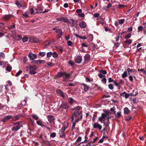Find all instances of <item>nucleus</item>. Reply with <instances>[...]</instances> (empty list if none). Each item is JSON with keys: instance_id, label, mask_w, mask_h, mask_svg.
Returning a JSON list of instances; mask_svg holds the SVG:
<instances>
[{"instance_id": "nucleus-24", "label": "nucleus", "mask_w": 146, "mask_h": 146, "mask_svg": "<svg viewBox=\"0 0 146 146\" xmlns=\"http://www.w3.org/2000/svg\"><path fill=\"white\" fill-rule=\"evenodd\" d=\"M128 73L129 75L130 74L131 72H136L137 70H135L134 69H130V68H128L127 69Z\"/></svg>"}, {"instance_id": "nucleus-58", "label": "nucleus", "mask_w": 146, "mask_h": 146, "mask_svg": "<svg viewBox=\"0 0 146 146\" xmlns=\"http://www.w3.org/2000/svg\"><path fill=\"white\" fill-rule=\"evenodd\" d=\"M100 16V15L98 13H94V17H98Z\"/></svg>"}, {"instance_id": "nucleus-56", "label": "nucleus", "mask_w": 146, "mask_h": 146, "mask_svg": "<svg viewBox=\"0 0 146 146\" xmlns=\"http://www.w3.org/2000/svg\"><path fill=\"white\" fill-rule=\"evenodd\" d=\"M67 44L68 46H72L73 43L70 41H68L67 42Z\"/></svg>"}, {"instance_id": "nucleus-49", "label": "nucleus", "mask_w": 146, "mask_h": 146, "mask_svg": "<svg viewBox=\"0 0 146 146\" xmlns=\"http://www.w3.org/2000/svg\"><path fill=\"white\" fill-rule=\"evenodd\" d=\"M52 55V53L50 52L47 53V57H50Z\"/></svg>"}, {"instance_id": "nucleus-52", "label": "nucleus", "mask_w": 146, "mask_h": 146, "mask_svg": "<svg viewBox=\"0 0 146 146\" xmlns=\"http://www.w3.org/2000/svg\"><path fill=\"white\" fill-rule=\"evenodd\" d=\"M131 36V34L130 33H128V34L126 35L125 38L127 39Z\"/></svg>"}, {"instance_id": "nucleus-6", "label": "nucleus", "mask_w": 146, "mask_h": 146, "mask_svg": "<svg viewBox=\"0 0 146 146\" xmlns=\"http://www.w3.org/2000/svg\"><path fill=\"white\" fill-rule=\"evenodd\" d=\"M59 108L60 109L67 110L69 108V106L68 102H62Z\"/></svg>"}, {"instance_id": "nucleus-43", "label": "nucleus", "mask_w": 146, "mask_h": 146, "mask_svg": "<svg viewBox=\"0 0 146 146\" xmlns=\"http://www.w3.org/2000/svg\"><path fill=\"white\" fill-rule=\"evenodd\" d=\"M132 42V41L131 39L129 40H125L124 42L125 44H130Z\"/></svg>"}, {"instance_id": "nucleus-7", "label": "nucleus", "mask_w": 146, "mask_h": 146, "mask_svg": "<svg viewBox=\"0 0 146 146\" xmlns=\"http://www.w3.org/2000/svg\"><path fill=\"white\" fill-rule=\"evenodd\" d=\"M28 57L31 60H33L37 58V56L36 54H33L31 52L29 53Z\"/></svg>"}, {"instance_id": "nucleus-60", "label": "nucleus", "mask_w": 146, "mask_h": 146, "mask_svg": "<svg viewBox=\"0 0 146 146\" xmlns=\"http://www.w3.org/2000/svg\"><path fill=\"white\" fill-rule=\"evenodd\" d=\"M138 71H140L141 72H142L143 73V74H145V70L143 69H140V70H139V69H138Z\"/></svg>"}, {"instance_id": "nucleus-15", "label": "nucleus", "mask_w": 146, "mask_h": 146, "mask_svg": "<svg viewBox=\"0 0 146 146\" xmlns=\"http://www.w3.org/2000/svg\"><path fill=\"white\" fill-rule=\"evenodd\" d=\"M58 21H63V22L65 23H68V19L64 17H60L58 19Z\"/></svg>"}, {"instance_id": "nucleus-44", "label": "nucleus", "mask_w": 146, "mask_h": 146, "mask_svg": "<svg viewBox=\"0 0 146 146\" xmlns=\"http://www.w3.org/2000/svg\"><path fill=\"white\" fill-rule=\"evenodd\" d=\"M22 72V70H19L16 74L15 76H18L19 75H20V74H21V73Z\"/></svg>"}, {"instance_id": "nucleus-61", "label": "nucleus", "mask_w": 146, "mask_h": 146, "mask_svg": "<svg viewBox=\"0 0 146 146\" xmlns=\"http://www.w3.org/2000/svg\"><path fill=\"white\" fill-rule=\"evenodd\" d=\"M0 24L1 26V27L2 28H4V27L5 26V23H4L3 22H0Z\"/></svg>"}, {"instance_id": "nucleus-46", "label": "nucleus", "mask_w": 146, "mask_h": 146, "mask_svg": "<svg viewBox=\"0 0 146 146\" xmlns=\"http://www.w3.org/2000/svg\"><path fill=\"white\" fill-rule=\"evenodd\" d=\"M125 21V19H123L119 20L118 21V23L120 24H123L124 23Z\"/></svg>"}, {"instance_id": "nucleus-29", "label": "nucleus", "mask_w": 146, "mask_h": 146, "mask_svg": "<svg viewBox=\"0 0 146 146\" xmlns=\"http://www.w3.org/2000/svg\"><path fill=\"white\" fill-rule=\"evenodd\" d=\"M12 67L10 64H8L6 68V70L9 72H10L11 70Z\"/></svg>"}, {"instance_id": "nucleus-18", "label": "nucleus", "mask_w": 146, "mask_h": 146, "mask_svg": "<svg viewBox=\"0 0 146 146\" xmlns=\"http://www.w3.org/2000/svg\"><path fill=\"white\" fill-rule=\"evenodd\" d=\"M31 39L33 40H32V42L33 43H37L39 41V40L36 38L35 37H32L31 38Z\"/></svg>"}, {"instance_id": "nucleus-31", "label": "nucleus", "mask_w": 146, "mask_h": 146, "mask_svg": "<svg viewBox=\"0 0 146 146\" xmlns=\"http://www.w3.org/2000/svg\"><path fill=\"white\" fill-rule=\"evenodd\" d=\"M127 76V73L126 71H125L122 75L123 78H125Z\"/></svg>"}, {"instance_id": "nucleus-42", "label": "nucleus", "mask_w": 146, "mask_h": 146, "mask_svg": "<svg viewBox=\"0 0 146 146\" xmlns=\"http://www.w3.org/2000/svg\"><path fill=\"white\" fill-rule=\"evenodd\" d=\"M98 76L100 78H103L104 77H105V76L104 75L100 72L98 74Z\"/></svg>"}, {"instance_id": "nucleus-30", "label": "nucleus", "mask_w": 146, "mask_h": 146, "mask_svg": "<svg viewBox=\"0 0 146 146\" xmlns=\"http://www.w3.org/2000/svg\"><path fill=\"white\" fill-rule=\"evenodd\" d=\"M15 39L17 40H19L22 39V36L21 35H18L16 36Z\"/></svg>"}, {"instance_id": "nucleus-53", "label": "nucleus", "mask_w": 146, "mask_h": 146, "mask_svg": "<svg viewBox=\"0 0 146 146\" xmlns=\"http://www.w3.org/2000/svg\"><path fill=\"white\" fill-rule=\"evenodd\" d=\"M78 16L79 17H84L85 16V15L83 13L78 14Z\"/></svg>"}, {"instance_id": "nucleus-63", "label": "nucleus", "mask_w": 146, "mask_h": 146, "mask_svg": "<svg viewBox=\"0 0 146 146\" xmlns=\"http://www.w3.org/2000/svg\"><path fill=\"white\" fill-rule=\"evenodd\" d=\"M35 10H40V11H43V10L42 9V8L41 7H38L37 8V9H35Z\"/></svg>"}, {"instance_id": "nucleus-9", "label": "nucleus", "mask_w": 146, "mask_h": 146, "mask_svg": "<svg viewBox=\"0 0 146 146\" xmlns=\"http://www.w3.org/2000/svg\"><path fill=\"white\" fill-rule=\"evenodd\" d=\"M45 62V61L44 60H33L31 62L32 64H44Z\"/></svg>"}, {"instance_id": "nucleus-35", "label": "nucleus", "mask_w": 146, "mask_h": 146, "mask_svg": "<svg viewBox=\"0 0 146 146\" xmlns=\"http://www.w3.org/2000/svg\"><path fill=\"white\" fill-rule=\"evenodd\" d=\"M46 54V53L44 52H40L39 53V55L41 57H43Z\"/></svg>"}, {"instance_id": "nucleus-13", "label": "nucleus", "mask_w": 146, "mask_h": 146, "mask_svg": "<svg viewBox=\"0 0 146 146\" xmlns=\"http://www.w3.org/2000/svg\"><path fill=\"white\" fill-rule=\"evenodd\" d=\"M82 111H74L72 114L74 116V117L77 118L79 115L82 114Z\"/></svg>"}, {"instance_id": "nucleus-33", "label": "nucleus", "mask_w": 146, "mask_h": 146, "mask_svg": "<svg viewBox=\"0 0 146 146\" xmlns=\"http://www.w3.org/2000/svg\"><path fill=\"white\" fill-rule=\"evenodd\" d=\"M99 71L100 73H102L104 75L106 74L107 73L106 70H102V69L99 70Z\"/></svg>"}, {"instance_id": "nucleus-8", "label": "nucleus", "mask_w": 146, "mask_h": 146, "mask_svg": "<svg viewBox=\"0 0 146 146\" xmlns=\"http://www.w3.org/2000/svg\"><path fill=\"white\" fill-rule=\"evenodd\" d=\"M56 92L57 94L61 96L63 98H65L66 97V94L61 90L59 89L56 90Z\"/></svg>"}, {"instance_id": "nucleus-37", "label": "nucleus", "mask_w": 146, "mask_h": 146, "mask_svg": "<svg viewBox=\"0 0 146 146\" xmlns=\"http://www.w3.org/2000/svg\"><path fill=\"white\" fill-rule=\"evenodd\" d=\"M28 40V38L27 36H25L22 39V41L24 42L27 41Z\"/></svg>"}, {"instance_id": "nucleus-5", "label": "nucleus", "mask_w": 146, "mask_h": 146, "mask_svg": "<svg viewBox=\"0 0 146 146\" xmlns=\"http://www.w3.org/2000/svg\"><path fill=\"white\" fill-rule=\"evenodd\" d=\"M29 73L31 74H34L36 73L35 71L37 69V67L35 65L30 66H29Z\"/></svg>"}, {"instance_id": "nucleus-48", "label": "nucleus", "mask_w": 146, "mask_h": 146, "mask_svg": "<svg viewBox=\"0 0 146 146\" xmlns=\"http://www.w3.org/2000/svg\"><path fill=\"white\" fill-rule=\"evenodd\" d=\"M114 81H114L111 77L109 78H108V82L110 83V82H113L114 83Z\"/></svg>"}, {"instance_id": "nucleus-39", "label": "nucleus", "mask_w": 146, "mask_h": 146, "mask_svg": "<svg viewBox=\"0 0 146 146\" xmlns=\"http://www.w3.org/2000/svg\"><path fill=\"white\" fill-rule=\"evenodd\" d=\"M15 27V25L13 23V25L8 27V29L9 30H11L12 29H13Z\"/></svg>"}, {"instance_id": "nucleus-17", "label": "nucleus", "mask_w": 146, "mask_h": 146, "mask_svg": "<svg viewBox=\"0 0 146 146\" xmlns=\"http://www.w3.org/2000/svg\"><path fill=\"white\" fill-rule=\"evenodd\" d=\"M67 127L65 126H63L62 127V128L59 131V134L60 135H62V134H63L65 130H66Z\"/></svg>"}, {"instance_id": "nucleus-3", "label": "nucleus", "mask_w": 146, "mask_h": 146, "mask_svg": "<svg viewBox=\"0 0 146 146\" xmlns=\"http://www.w3.org/2000/svg\"><path fill=\"white\" fill-rule=\"evenodd\" d=\"M72 75V74L67 73L66 72H59L57 74L58 77L60 78L62 77L64 80L68 78Z\"/></svg>"}, {"instance_id": "nucleus-20", "label": "nucleus", "mask_w": 146, "mask_h": 146, "mask_svg": "<svg viewBox=\"0 0 146 146\" xmlns=\"http://www.w3.org/2000/svg\"><path fill=\"white\" fill-rule=\"evenodd\" d=\"M74 100V99L72 98L69 97L68 98V103L71 105H72L73 104Z\"/></svg>"}, {"instance_id": "nucleus-38", "label": "nucleus", "mask_w": 146, "mask_h": 146, "mask_svg": "<svg viewBox=\"0 0 146 146\" xmlns=\"http://www.w3.org/2000/svg\"><path fill=\"white\" fill-rule=\"evenodd\" d=\"M135 91V90H133V93H131L130 94H129V97L130 96H136L138 94V93L137 92H136L135 93V94H134V92Z\"/></svg>"}, {"instance_id": "nucleus-41", "label": "nucleus", "mask_w": 146, "mask_h": 146, "mask_svg": "<svg viewBox=\"0 0 146 146\" xmlns=\"http://www.w3.org/2000/svg\"><path fill=\"white\" fill-rule=\"evenodd\" d=\"M143 29V26H140L138 27V32H139L140 31H142Z\"/></svg>"}, {"instance_id": "nucleus-21", "label": "nucleus", "mask_w": 146, "mask_h": 146, "mask_svg": "<svg viewBox=\"0 0 146 146\" xmlns=\"http://www.w3.org/2000/svg\"><path fill=\"white\" fill-rule=\"evenodd\" d=\"M15 4L16 5L18 8H20L22 7V5H21V3L17 0L15 1Z\"/></svg>"}, {"instance_id": "nucleus-19", "label": "nucleus", "mask_w": 146, "mask_h": 146, "mask_svg": "<svg viewBox=\"0 0 146 146\" xmlns=\"http://www.w3.org/2000/svg\"><path fill=\"white\" fill-rule=\"evenodd\" d=\"M130 113V111L127 108L125 107L124 109V113L125 114H128Z\"/></svg>"}, {"instance_id": "nucleus-62", "label": "nucleus", "mask_w": 146, "mask_h": 146, "mask_svg": "<svg viewBox=\"0 0 146 146\" xmlns=\"http://www.w3.org/2000/svg\"><path fill=\"white\" fill-rule=\"evenodd\" d=\"M82 11L81 9H77L76 11V12L78 13H81Z\"/></svg>"}, {"instance_id": "nucleus-26", "label": "nucleus", "mask_w": 146, "mask_h": 146, "mask_svg": "<svg viewBox=\"0 0 146 146\" xmlns=\"http://www.w3.org/2000/svg\"><path fill=\"white\" fill-rule=\"evenodd\" d=\"M84 87V90L85 92H87L88 90L89 87L86 84H83V85Z\"/></svg>"}, {"instance_id": "nucleus-14", "label": "nucleus", "mask_w": 146, "mask_h": 146, "mask_svg": "<svg viewBox=\"0 0 146 146\" xmlns=\"http://www.w3.org/2000/svg\"><path fill=\"white\" fill-rule=\"evenodd\" d=\"M79 26L82 28H84L86 26V23L85 22H81L79 24Z\"/></svg>"}, {"instance_id": "nucleus-1", "label": "nucleus", "mask_w": 146, "mask_h": 146, "mask_svg": "<svg viewBox=\"0 0 146 146\" xmlns=\"http://www.w3.org/2000/svg\"><path fill=\"white\" fill-rule=\"evenodd\" d=\"M22 116L20 115H17L15 116H13L11 115H8L0 120V121L5 123L8 121H15L19 119V118Z\"/></svg>"}, {"instance_id": "nucleus-22", "label": "nucleus", "mask_w": 146, "mask_h": 146, "mask_svg": "<svg viewBox=\"0 0 146 146\" xmlns=\"http://www.w3.org/2000/svg\"><path fill=\"white\" fill-rule=\"evenodd\" d=\"M47 118L50 123H51L54 119V117L52 115H48Z\"/></svg>"}, {"instance_id": "nucleus-10", "label": "nucleus", "mask_w": 146, "mask_h": 146, "mask_svg": "<svg viewBox=\"0 0 146 146\" xmlns=\"http://www.w3.org/2000/svg\"><path fill=\"white\" fill-rule=\"evenodd\" d=\"M12 17L11 15H4L2 17V19L6 21H8Z\"/></svg>"}, {"instance_id": "nucleus-27", "label": "nucleus", "mask_w": 146, "mask_h": 146, "mask_svg": "<svg viewBox=\"0 0 146 146\" xmlns=\"http://www.w3.org/2000/svg\"><path fill=\"white\" fill-rule=\"evenodd\" d=\"M84 59L85 61H89L90 59V55L88 54H86L84 56Z\"/></svg>"}, {"instance_id": "nucleus-64", "label": "nucleus", "mask_w": 146, "mask_h": 146, "mask_svg": "<svg viewBox=\"0 0 146 146\" xmlns=\"http://www.w3.org/2000/svg\"><path fill=\"white\" fill-rule=\"evenodd\" d=\"M131 118H132V117L131 116H129L128 117H127L125 119L127 121H129L130 119H131Z\"/></svg>"}, {"instance_id": "nucleus-59", "label": "nucleus", "mask_w": 146, "mask_h": 146, "mask_svg": "<svg viewBox=\"0 0 146 146\" xmlns=\"http://www.w3.org/2000/svg\"><path fill=\"white\" fill-rule=\"evenodd\" d=\"M129 80L131 82H133V76H129Z\"/></svg>"}, {"instance_id": "nucleus-32", "label": "nucleus", "mask_w": 146, "mask_h": 146, "mask_svg": "<svg viewBox=\"0 0 146 146\" xmlns=\"http://www.w3.org/2000/svg\"><path fill=\"white\" fill-rule=\"evenodd\" d=\"M82 108L80 106H78L76 108H75V111H82L81 110H80Z\"/></svg>"}, {"instance_id": "nucleus-11", "label": "nucleus", "mask_w": 146, "mask_h": 146, "mask_svg": "<svg viewBox=\"0 0 146 146\" xmlns=\"http://www.w3.org/2000/svg\"><path fill=\"white\" fill-rule=\"evenodd\" d=\"M82 60V57L81 56H79L76 57L75 59V61L76 63H80Z\"/></svg>"}, {"instance_id": "nucleus-47", "label": "nucleus", "mask_w": 146, "mask_h": 146, "mask_svg": "<svg viewBox=\"0 0 146 146\" xmlns=\"http://www.w3.org/2000/svg\"><path fill=\"white\" fill-rule=\"evenodd\" d=\"M110 123V121L109 119H107V121L106 122V123H104L105 125H106V127H108V126H109V123Z\"/></svg>"}, {"instance_id": "nucleus-54", "label": "nucleus", "mask_w": 146, "mask_h": 146, "mask_svg": "<svg viewBox=\"0 0 146 146\" xmlns=\"http://www.w3.org/2000/svg\"><path fill=\"white\" fill-rule=\"evenodd\" d=\"M76 123L74 121H73L72 122V129H75V125H76Z\"/></svg>"}, {"instance_id": "nucleus-23", "label": "nucleus", "mask_w": 146, "mask_h": 146, "mask_svg": "<svg viewBox=\"0 0 146 146\" xmlns=\"http://www.w3.org/2000/svg\"><path fill=\"white\" fill-rule=\"evenodd\" d=\"M121 112L118 111L116 115H115V117L116 118H119L121 117Z\"/></svg>"}, {"instance_id": "nucleus-51", "label": "nucleus", "mask_w": 146, "mask_h": 146, "mask_svg": "<svg viewBox=\"0 0 146 146\" xmlns=\"http://www.w3.org/2000/svg\"><path fill=\"white\" fill-rule=\"evenodd\" d=\"M103 84H105L106 82V79L105 77H104L101 80Z\"/></svg>"}, {"instance_id": "nucleus-34", "label": "nucleus", "mask_w": 146, "mask_h": 146, "mask_svg": "<svg viewBox=\"0 0 146 146\" xmlns=\"http://www.w3.org/2000/svg\"><path fill=\"white\" fill-rule=\"evenodd\" d=\"M52 56L54 58H56L58 57V54L56 52H54L53 53H52Z\"/></svg>"}, {"instance_id": "nucleus-2", "label": "nucleus", "mask_w": 146, "mask_h": 146, "mask_svg": "<svg viewBox=\"0 0 146 146\" xmlns=\"http://www.w3.org/2000/svg\"><path fill=\"white\" fill-rule=\"evenodd\" d=\"M21 121H18L16 122H14L13 123V126L11 128L12 131L15 132L19 130L23 126L21 125L20 123H21Z\"/></svg>"}, {"instance_id": "nucleus-45", "label": "nucleus", "mask_w": 146, "mask_h": 146, "mask_svg": "<svg viewBox=\"0 0 146 146\" xmlns=\"http://www.w3.org/2000/svg\"><path fill=\"white\" fill-rule=\"evenodd\" d=\"M69 64L72 66H73L74 65V62L72 60H70L69 61Z\"/></svg>"}, {"instance_id": "nucleus-57", "label": "nucleus", "mask_w": 146, "mask_h": 146, "mask_svg": "<svg viewBox=\"0 0 146 146\" xmlns=\"http://www.w3.org/2000/svg\"><path fill=\"white\" fill-rule=\"evenodd\" d=\"M98 137H97L93 139V141H91L90 142H92V143H94L96 141L98 140Z\"/></svg>"}, {"instance_id": "nucleus-36", "label": "nucleus", "mask_w": 146, "mask_h": 146, "mask_svg": "<svg viewBox=\"0 0 146 146\" xmlns=\"http://www.w3.org/2000/svg\"><path fill=\"white\" fill-rule=\"evenodd\" d=\"M31 116L36 120H37L38 119V116L35 114H33L31 115Z\"/></svg>"}, {"instance_id": "nucleus-25", "label": "nucleus", "mask_w": 146, "mask_h": 146, "mask_svg": "<svg viewBox=\"0 0 146 146\" xmlns=\"http://www.w3.org/2000/svg\"><path fill=\"white\" fill-rule=\"evenodd\" d=\"M120 95L123 97H124L125 98H127L129 97V94L125 92L121 94Z\"/></svg>"}, {"instance_id": "nucleus-55", "label": "nucleus", "mask_w": 146, "mask_h": 146, "mask_svg": "<svg viewBox=\"0 0 146 146\" xmlns=\"http://www.w3.org/2000/svg\"><path fill=\"white\" fill-rule=\"evenodd\" d=\"M56 136V133L55 132L52 133L50 135V136L52 137H55Z\"/></svg>"}, {"instance_id": "nucleus-50", "label": "nucleus", "mask_w": 146, "mask_h": 146, "mask_svg": "<svg viewBox=\"0 0 146 146\" xmlns=\"http://www.w3.org/2000/svg\"><path fill=\"white\" fill-rule=\"evenodd\" d=\"M108 87L111 90H113L114 88L113 85L112 84H110L108 85Z\"/></svg>"}, {"instance_id": "nucleus-12", "label": "nucleus", "mask_w": 146, "mask_h": 146, "mask_svg": "<svg viewBox=\"0 0 146 146\" xmlns=\"http://www.w3.org/2000/svg\"><path fill=\"white\" fill-rule=\"evenodd\" d=\"M93 127L94 128H98L99 130H101L102 128V126L98 123H95L93 125Z\"/></svg>"}, {"instance_id": "nucleus-16", "label": "nucleus", "mask_w": 146, "mask_h": 146, "mask_svg": "<svg viewBox=\"0 0 146 146\" xmlns=\"http://www.w3.org/2000/svg\"><path fill=\"white\" fill-rule=\"evenodd\" d=\"M56 32L58 33V35H59V38L61 37V36L62 35L63 33L62 32L61 29H57L56 30Z\"/></svg>"}, {"instance_id": "nucleus-28", "label": "nucleus", "mask_w": 146, "mask_h": 146, "mask_svg": "<svg viewBox=\"0 0 146 146\" xmlns=\"http://www.w3.org/2000/svg\"><path fill=\"white\" fill-rule=\"evenodd\" d=\"M74 35L76 37H79L80 38H81L82 39H86L87 38V37L86 36H82L78 35L77 34H74Z\"/></svg>"}, {"instance_id": "nucleus-4", "label": "nucleus", "mask_w": 146, "mask_h": 146, "mask_svg": "<svg viewBox=\"0 0 146 146\" xmlns=\"http://www.w3.org/2000/svg\"><path fill=\"white\" fill-rule=\"evenodd\" d=\"M110 112L109 111H105V113H102V114L101 116L99 118L98 120L101 122L102 121H105L106 120V118L107 116L109 115Z\"/></svg>"}, {"instance_id": "nucleus-40", "label": "nucleus", "mask_w": 146, "mask_h": 146, "mask_svg": "<svg viewBox=\"0 0 146 146\" xmlns=\"http://www.w3.org/2000/svg\"><path fill=\"white\" fill-rule=\"evenodd\" d=\"M5 57V56L4 54L2 52L0 53V58H4Z\"/></svg>"}]
</instances>
